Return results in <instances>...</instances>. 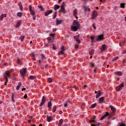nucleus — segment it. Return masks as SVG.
I'll return each instance as SVG.
<instances>
[{
	"mask_svg": "<svg viewBox=\"0 0 126 126\" xmlns=\"http://www.w3.org/2000/svg\"><path fill=\"white\" fill-rule=\"evenodd\" d=\"M14 94H13L12 95V100L13 101V102H15V100H14Z\"/></svg>",
	"mask_w": 126,
	"mask_h": 126,
	"instance_id": "obj_44",
	"label": "nucleus"
},
{
	"mask_svg": "<svg viewBox=\"0 0 126 126\" xmlns=\"http://www.w3.org/2000/svg\"><path fill=\"white\" fill-rule=\"evenodd\" d=\"M41 58L42 59V60H44V59H45V56L43 54L41 55Z\"/></svg>",
	"mask_w": 126,
	"mask_h": 126,
	"instance_id": "obj_50",
	"label": "nucleus"
},
{
	"mask_svg": "<svg viewBox=\"0 0 126 126\" xmlns=\"http://www.w3.org/2000/svg\"><path fill=\"white\" fill-rule=\"evenodd\" d=\"M10 71H7L5 72L4 74L3 75L4 79V80H5L4 85H6L7 82H8V79L7 78L10 76Z\"/></svg>",
	"mask_w": 126,
	"mask_h": 126,
	"instance_id": "obj_2",
	"label": "nucleus"
},
{
	"mask_svg": "<svg viewBox=\"0 0 126 126\" xmlns=\"http://www.w3.org/2000/svg\"><path fill=\"white\" fill-rule=\"evenodd\" d=\"M4 17H6V14H3L0 16V20H2Z\"/></svg>",
	"mask_w": 126,
	"mask_h": 126,
	"instance_id": "obj_18",
	"label": "nucleus"
},
{
	"mask_svg": "<svg viewBox=\"0 0 126 126\" xmlns=\"http://www.w3.org/2000/svg\"><path fill=\"white\" fill-rule=\"evenodd\" d=\"M125 3H121V4H120V7H121V8H125Z\"/></svg>",
	"mask_w": 126,
	"mask_h": 126,
	"instance_id": "obj_30",
	"label": "nucleus"
},
{
	"mask_svg": "<svg viewBox=\"0 0 126 126\" xmlns=\"http://www.w3.org/2000/svg\"><path fill=\"white\" fill-rule=\"evenodd\" d=\"M24 38H25V36H20V39H21V42H23V40H24Z\"/></svg>",
	"mask_w": 126,
	"mask_h": 126,
	"instance_id": "obj_39",
	"label": "nucleus"
},
{
	"mask_svg": "<svg viewBox=\"0 0 126 126\" xmlns=\"http://www.w3.org/2000/svg\"><path fill=\"white\" fill-rule=\"evenodd\" d=\"M59 12L60 13L63 12V14H64V13H65V9H64V6L63 5L61 6V10H60Z\"/></svg>",
	"mask_w": 126,
	"mask_h": 126,
	"instance_id": "obj_8",
	"label": "nucleus"
},
{
	"mask_svg": "<svg viewBox=\"0 0 126 126\" xmlns=\"http://www.w3.org/2000/svg\"><path fill=\"white\" fill-rule=\"evenodd\" d=\"M20 72L22 77H24V76H25V74L27 72V68H25L20 70Z\"/></svg>",
	"mask_w": 126,
	"mask_h": 126,
	"instance_id": "obj_4",
	"label": "nucleus"
},
{
	"mask_svg": "<svg viewBox=\"0 0 126 126\" xmlns=\"http://www.w3.org/2000/svg\"><path fill=\"white\" fill-rule=\"evenodd\" d=\"M57 12H55V14H54V16L53 17V19H56V18L57 17Z\"/></svg>",
	"mask_w": 126,
	"mask_h": 126,
	"instance_id": "obj_36",
	"label": "nucleus"
},
{
	"mask_svg": "<svg viewBox=\"0 0 126 126\" xmlns=\"http://www.w3.org/2000/svg\"><path fill=\"white\" fill-rule=\"evenodd\" d=\"M63 54H64V53L63 52V51H60L58 53V56H61L62 55H63Z\"/></svg>",
	"mask_w": 126,
	"mask_h": 126,
	"instance_id": "obj_35",
	"label": "nucleus"
},
{
	"mask_svg": "<svg viewBox=\"0 0 126 126\" xmlns=\"http://www.w3.org/2000/svg\"><path fill=\"white\" fill-rule=\"evenodd\" d=\"M60 8V5H55L54 6V10L57 11V9H59Z\"/></svg>",
	"mask_w": 126,
	"mask_h": 126,
	"instance_id": "obj_25",
	"label": "nucleus"
},
{
	"mask_svg": "<svg viewBox=\"0 0 126 126\" xmlns=\"http://www.w3.org/2000/svg\"><path fill=\"white\" fill-rule=\"evenodd\" d=\"M63 119H61L59 121V123L58 124V126H62V125H63Z\"/></svg>",
	"mask_w": 126,
	"mask_h": 126,
	"instance_id": "obj_28",
	"label": "nucleus"
},
{
	"mask_svg": "<svg viewBox=\"0 0 126 126\" xmlns=\"http://www.w3.org/2000/svg\"><path fill=\"white\" fill-rule=\"evenodd\" d=\"M73 15H74V16H75V18L76 19H77L78 18V17H77V9H75L73 11Z\"/></svg>",
	"mask_w": 126,
	"mask_h": 126,
	"instance_id": "obj_10",
	"label": "nucleus"
},
{
	"mask_svg": "<svg viewBox=\"0 0 126 126\" xmlns=\"http://www.w3.org/2000/svg\"><path fill=\"white\" fill-rule=\"evenodd\" d=\"M94 36H92L91 37V40H94Z\"/></svg>",
	"mask_w": 126,
	"mask_h": 126,
	"instance_id": "obj_58",
	"label": "nucleus"
},
{
	"mask_svg": "<svg viewBox=\"0 0 126 126\" xmlns=\"http://www.w3.org/2000/svg\"><path fill=\"white\" fill-rule=\"evenodd\" d=\"M80 28V24L78 22V21L75 20L73 22V24L71 27V30L73 32H76L78 29Z\"/></svg>",
	"mask_w": 126,
	"mask_h": 126,
	"instance_id": "obj_1",
	"label": "nucleus"
},
{
	"mask_svg": "<svg viewBox=\"0 0 126 126\" xmlns=\"http://www.w3.org/2000/svg\"><path fill=\"white\" fill-rule=\"evenodd\" d=\"M53 48L54 50H56V45L53 44Z\"/></svg>",
	"mask_w": 126,
	"mask_h": 126,
	"instance_id": "obj_51",
	"label": "nucleus"
},
{
	"mask_svg": "<svg viewBox=\"0 0 126 126\" xmlns=\"http://www.w3.org/2000/svg\"><path fill=\"white\" fill-rule=\"evenodd\" d=\"M32 19L33 20H35L36 19V16L34 15L33 16H32Z\"/></svg>",
	"mask_w": 126,
	"mask_h": 126,
	"instance_id": "obj_49",
	"label": "nucleus"
},
{
	"mask_svg": "<svg viewBox=\"0 0 126 126\" xmlns=\"http://www.w3.org/2000/svg\"><path fill=\"white\" fill-rule=\"evenodd\" d=\"M30 12L31 15L33 16V15H35V14L34 11L32 10V11H30Z\"/></svg>",
	"mask_w": 126,
	"mask_h": 126,
	"instance_id": "obj_33",
	"label": "nucleus"
},
{
	"mask_svg": "<svg viewBox=\"0 0 126 126\" xmlns=\"http://www.w3.org/2000/svg\"><path fill=\"white\" fill-rule=\"evenodd\" d=\"M91 126H96V125H95V124H93V125H91Z\"/></svg>",
	"mask_w": 126,
	"mask_h": 126,
	"instance_id": "obj_64",
	"label": "nucleus"
},
{
	"mask_svg": "<svg viewBox=\"0 0 126 126\" xmlns=\"http://www.w3.org/2000/svg\"><path fill=\"white\" fill-rule=\"evenodd\" d=\"M103 39H104V35H99L98 36V37L96 39V41H101V40H103Z\"/></svg>",
	"mask_w": 126,
	"mask_h": 126,
	"instance_id": "obj_11",
	"label": "nucleus"
},
{
	"mask_svg": "<svg viewBox=\"0 0 126 126\" xmlns=\"http://www.w3.org/2000/svg\"><path fill=\"white\" fill-rule=\"evenodd\" d=\"M28 96H27V94H25L24 96V98L25 99H26V98H27Z\"/></svg>",
	"mask_w": 126,
	"mask_h": 126,
	"instance_id": "obj_59",
	"label": "nucleus"
},
{
	"mask_svg": "<svg viewBox=\"0 0 126 126\" xmlns=\"http://www.w3.org/2000/svg\"><path fill=\"white\" fill-rule=\"evenodd\" d=\"M61 50L62 52H64L65 51V49H64V46H63L61 47Z\"/></svg>",
	"mask_w": 126,
	"mask_h": 126,
	"instance_id": "obj_42",
	"label": "nucleus"
},
{
	"mask_svg": "<svg viewBox=\"0 0 126 126\" xmlns=\"http://www.w3.org/2000/svg\"><path fill=\"white\" fill-rule=\"evenodd\" d=\"M91 65H92V67H94V66H95V64L93 63H92Z\"/></svg>",
	"mask_w": 126,
	"mask_h": 126,
	"instance_id": "obj_62",
	"label": "nucleus"
},
{
	"mask_svg": "<svg viewBox=\"0 0 126 126\" xmlns=\"http://www.w3.org/2000/svg\"><path fill=\"white\" fill-rule=\"evenodd\" d=\"M67 105H68V103H67V101L63 103L64 107H67Z\"/></svg>",
	"mask_w": 126,
	"mask_h": 126,
	"instance_id": "obj_45",
	"label": "nucleus"
},
{
	"mask_svg": "<svg viewBox=\"0 0 126 126\" xmlns=\"http://www.w3.org/2000/svg\"><path fill=\"white\" fill-rule=\"evenodd\" d=\"M93 27L94 30H96V26H95V24H93Z\"/></svg>",
	"mask_w": 126,
	"mask_h": 126,
	"instance_id": "obj_47",
	"label": "nucleus"
},
{
	"mask_svg": "<svg viewBox=\"0 0 126 126\" xmlns=\"http://www.w3.org/2000/svg\"><path fill=\"white\" fill-rule=\"evenodd\" d=\"M115 74H117V75H119V76H122V75H123V73H122L121 71H118L115 72Z\"/></svg>",
	"mask_w": 126,
	"mask_h": 126,
	"instance_id": "obj_22",
	"label": "nucleus"
},
{
	"mask_svg": "<svg viewBox=\"0 0 126 126\" xmlns=\"http://www.w3.org/2000/svg\"><path fill=\"white\" fill-rule=\"evenodd\" d=\"M72 88H74V89H77V87H76V86H74L72 87Z\"/></svg>",
	"mask_w": 126,
	"mask_h": 126,
	"instance_id": "obj_57",
	"label": "nucleus"
},
{
	"mask_svg": "<svg viewBox=\"0 0 126 126\" xmlns=\"http://www.w3.org/2000/svg\"><path fill=\"white\" fill-rule=\"evenodd\" d=\"M90 55L91 56H92L94 54V50L92 49L90 52H89Z\"/></svg>",
	"mask_w": 126,
	"mask_h": 126,
	"instance_id": "obj_29",
	"label": "nucleus"
},
{
	"mask_svg": "<svg viewBox=\"0 0 126 126\" xmlns=\"http://www.w3.org/2000/svg\"><path fill=\"white\" fill-rule=\"evenodd\" d=\"M51 37H47V41H48L49 42H50V41H51Z\"/></svg>",
	"mask_w": 126,
	"mask_h": 126,
	"instance_id": "obj_52",
	"label": "nucleus"
},
{
	"mask_svg": "<svg viewBox=\"0 0 126 126\" xmlns=\"http://www.w3.org/2000/svg\"><path fill=\"white\" fill-rule=\"evenodd\" d=\"M105 118V117H104V116H102L100 119V121H103V120Z\"/></svg>",
	"mask_w": 126,
	"mask_h": 126,
	"instance_id": "obj_54",
	"label": "nucleus"
},
{
	"mask_svg": "<svg viewBox=\"0 0 126 126\" xmlns=\"http://www.w3.org/2000/svg\"><path fill=\"white\" fill-rule=\"evenodd\" d=\"M21 86V82H19L18 83V85L16 87V90H19V88H20Z\"/></svg>",
	"mask_w": 126,
	"mask_h": 126,
	"instance_id": "obj_26",
	"label": "nucleus"
},
{
	"mask_svg": "<svg viewBox=\"0 0 126 126\" xmlns=\"http://www.w3.org/2000/svg\"><path fill=\"white\" fill-rule=\"evenodd\" d=\"M50 36H51V37H54L55 36V34H50Z\"/></svg>",
	"mask_w": 126,
	"mask_h": 126,
	"instance_id": "obj_60",
	"label": "nucleus"
},
{
	"mask_svg": "<svg viewBox=\"0 0 126 126\" xmlns=\"http://www.w3.org/2000/svg\"><path fill=\"white\" fill-rule=\"evenodd\" d=\"M105 100V98L104 97H101L99 98V103L102 104V103H103L104 101Z\"/></svg>",
	"mask_w": 126,
	"mask_h": 126,
	"instance_id": "obj_13",
	"label": "nucleus"
},
{
	"mask_svg": "<svg viewBox=\"0 0 126 126\" xmlns=\"http://www.w3.org/2000/svg\"><path fill=\"white\" fill-rule=\"evenodd\" d=\"M21 24V21H19L16 25V28H19V26H20V25Z\"/></svg>",
	"mask_w": 126,
	"mask_h": 126,
	"instance_id": "obj_20",
	"label": "nucleus"
},
{
	"mask_svg": "<svg viewBox=\"0 0 126 126\" xmlns=\"http://www.w3.org/2000/svg\"><path fill=\"white\" fill-rule=\"evenodd\" d=\"M29 10H30V11H32V6H31V5L29 6Z\"/></svg>",
	"mask_w": 126,
	"mask_h": 126,
	"instance_id": "obj_48",
	"label": "nucleus"
},
{
	"mask_svg": "<svg viewBox=\"0 0 126 126\" xmlns=\"http://www.w3.org/2000/svg\"><path fill=\"white\" fill-rule=\"evenodd\" d=\"M83 8H84V9L85 12H87L88 8H87V7L86 6H83Z\"/></svg>",
	"mask_w": 126,
	"mask_h": 126,
	"instance_id": "obj_38",
	"label": "nucleus"
},
{
	"mask_svg": "<svg viewBox=\"0 0 126 126\" xmlns=\"http://www.w3.org/2000/svg\"><path fill=\"white\" fill-rule=\"evenodd\" d=\"M100 125H101V123H97V125H95V126H100Z\"/></svg>",
	"mask_w": 126,
	"mask_h": 126,
	"instance_id": "obj_63",
	"label": "nucleus"
},
{
	"mask_svg": "<svg viewBox=\"0 0 126 126\" xmlns=\"http://www.w3.org/2000/svg\"><path fill=\"white\" fill-rule=\"evenodd\" d=\"M17 15L19 17H21V16H22V13H21V12H18L17 14Z\"/></svg>",
	"mask_w": 126,
	"mask_h": 126,
	"instance_id": "obj_34",
	"label": "nucleus"
},
{
	"mask_svg": "<svg viewBox=\"0 0 126 126\" xmlns=\"http://www.w3.org/2000/svg\"><path fill=\"white\" fill-rule=\"evenodd\" d=\"M97 16H98V13L95 10L93 11L92 13V19H95Z\"/></svg>",
	"mask_w": 126,
	"mask_h": 126,
	"instance_id": "obj_5",
	"label": "nucleus"
},
{
	"mask_svg": "<svg viewBox=\"0 0 126 126\" xmlns=\"http://www.w3.org/2000/svg\"><path fill=\"white\" fill-rule=\"evenodd\" d=\"M48 82H49V83H51V82H52V81H53V80H52V78H49L48 79Z\"/></svg>",
	"mask_w": 126,
	"mask_h": 126,
	"instance_id": "obj_40",
	"label": "nucleus"
},
{
	"mask_svg": "<svg viewBox=\"0 0 126 126\" xmlns=\"http://www.w3.org/2000/svg\"><path fill=\"white\" fill-rule=\"evenodd\" d=\"M124 83H122L120 85L118 86L116 88V90L117 91H120V90H121V89H122L123 88V87H124Z\"/></svg>",
	"mask_w": 126,
	"mask_h": 126,
	"instance_id": "obj_7",
	"label": "nucleus"
},
{
	"mask_svg": "<svg viewBox=\"0 0 126 126\" xmlns=\"http://www.w3.org/2000/svg\"><path fill=\"white\" fill-rule=\"evenodd\" d=\"M119 59V57H116L112 59V62H115V61H117Z\"/></svg>",
	"mask_w": 126,
	"mask_h": 126,
	"instance_id": "obj_41",
	"label": "nucleus"
},
{
	"mask_svg": "<svg viewBox=\"0 0 126 126\" xmlns=\"http://www.w3.org/2000/svg\"><path fill=\"white\" fill-rule=\"evenodd\" d=\"M109 107L112 110V113H110V114H109V115H108L109 117H108V120H110V119H111L112 117H113V116H114V115H115V113H116V108H115L114 106L112 105H110Z\"/></svg>",
	"mask_w": 126,
	"mask_h": 126,
	"instance_id": "obj_3",
	"label": "nucleus"
},
{
	"mask_svg": "<svg viewBox=\"0 0 126 126\" xmlns=\"http://www.w3.org/2000/svg\"><path fill=\"white\" fill-rule=\"evenodd\" d=\"M56 110H57V106H54L53 107V111H52V112L53 113H55V112H56Z\"/></svg>",
	"mask_w": 126,
	"mask_h": 126,
	"instance_id": "obj_32",
	"label": "nucleus"
},
{
	"mask_svg": "<svg viewBox=\"0 0 126 126\" xmlns=\"http://www.w3.org/2000/svg\"><path fill=\"white\" fill-rule=\"evenodd\" d=\"M107 49V46H106V44H103L101 46V52L102 53V52H104L105 50Z\"/></svg>",
	"mask_w": 126,
	"mask_h": 126,
	"instance_id": "obj_12",
	"label": "nucleus"
},
{
	"mask_svg": "<svg viewBox=\"0 0 126 126\" xmlns=\"http://www.w3.org/2000/svg\"><path fill=\"white\" fill-rule=\"evenodd\" d=\"M53 105L52 104V101H49L48 103V107L49 109H50L52 107V106Z\"/></svg>",
	"mask_w": 126,
	"mask_h": 126,
	"instance_id": "obj_23",
	"label": "nucleus"
},
{
	"mask_svg": "<svg viewBox=\"0 0 126 126\" xmlns=\"http://www.w3.org/2000/svg\"><path fill=\"white\" fill-rule=\"evenodd\" d=\"M32 57L33 58V61H35V55H34V54H32Z\"/></svg>",
	"mask_w": 126,
	"mask_h": 126,
	"instance_id": "obj_53",
	"label": "nucleus"
},
{
	"mask_svg": "<svg viewBox=\"0 0 126 126\" xmlns=\"http://www.w3.org/2000/svg\"><path fill=\"white\" fill-rule=\"evenodd\" d=\"M101 95H102V93L101 92V91H98V94H96L95 98H96V99H97V98H99V97H100V96H101Z\"/></svg>",
	"mask_w": 126,
	"mask_h": 126,
	"instance_id": "obj_17",
	"label": "nucleus"
},
{
	"mask_svg": "<svg viewBox=\"0 0 126 126\" xmlns=\"http://www.w3.org/2000/svg\"><path fill=\"white\" fill-rule=\"evenodd\" d=\"M53 120V117L52 116H47V122H51Z\"/></svg>",
	"mask_w": 126,
	"mask_h": 126,
	"instance_id": "obj_16",
	"label": "nucleus"
},
{
	"mask_svg": "<svg viewBox=\"0 0 126 126\" xmlns=\"http://www.w3.org/2000/svg\"><path fill=\"white\" fill-rule=\"evenodd\" d=\"M75 49H78V45H76L75 46Z\"/></svg>",
	"mask_w": 126,
	"mask_h": 126,
	"instance_id": "obj_61",
	"label": "nucleus"
},
{
	"mask_svg": "<svg viewBox=\"0 0 126 126\" xmlns=\"http://www.w3.org/2000/svg\"><path fill=\"white\" fill-rule=\"evenodd\" d=\"M96 106H97V103H95L94 104H92L91 106V108H92V109H93V108H95Z\"/></svg>",
	"mask_w": 126,
	"mask_h": 126,
	"instance_id": "obj_31",
	"label": "nucleus"
},
{
	"mask_svg": "<svg viewBox=\"0 0 126 126\" xmlns=\"http://www.w3.org/2000/svg\"><path fill=\"white\" fill-rule=\"evenodd\" d=\"M66 102H67V104H68V103H70V98H69L68 101H67Z\"/></svg>",
	"mask_w": 126,
	"mask_h": 126,
	"instance_id": "obj_56",
	"label": "nucleus"
},
{
	"mask_svg": "<svg viewBox=\"0 0 126 126\" xmlns=\"http://www.w3.org/2000/svg\"><path fill=\"white\" fill-rule=\"evenodd\" d=\"M20 10H21V11H23V6H22V5H20Z\"/></svg>",
	"mask_w": 126,
	"mask_h": 126,
	"instance_id": "obj_43",
	"label": "nucleus"
},
{
	"mask_svg": "<svg viewBox=\"0 0 126 126\" xmlns=\"http://www.w3.org/2000/svg\"><path fill=\"white\" fill-rule=\"evenodd\" d=\"M109 116V113L108 112H106L105 114L103 116L104 118H106V117H108Z\"/></svg>",
	"mask_w": 126,
	"mask_h": 126,
	"instance_id": "obj_37",
	"label": "nucleus"
},
{
	"mask_svg": "<svg viewBox=\"0 0 126 126\" xmlns=\"http://www.w3.org/2000/svg\"><path fill=\"white\" fill-rule=\"evenodd\" d=\"M17 63H19V64H20V63H21V60H20V59H18Z\"/></svg>",
	"mask_w": 126,
	"mask_h": 126,
	"instance_id": "obj_46",
	"label": "nucleus"
},
{
	"mask_svg": "<svg viewBox=\"0 0 126 126\" xmlns=\"http://www.w3.org/2000/svg\"><path fill=\"white\" fill-rule=\"evenodd\" d=\"M79 37V34L74 36V38L76 41V42H78V43H80V40L79 39V38H78Z\"/></svg>",
	"mask_w": 126,
	"mask_h": 126,
	"instance_id": "obj_14",
	"label": "nucleus"
},
{
	"mask_svg": "<svg viewBox=\"0 0 126 126\" xmlns=\"http://www.w3.org/2000/svg\"><path fill=\"white\" fill-rule=\"evenodd\" d=\"M120 126H126V125H125V124L122 123V124H121L120 125Z\"/></svg>",
	"mask_w": 126,
	"mask_h": 126,
	"instance_id": "obj_55",
	"label": "nucleus"
},
{
	"mask_svg": "<svg viewBox=\"0 0 126 126\" xmlns=\"http://www.w3.org/2000/svg\"><path fill=\"white\" fill-rule=\"evenodd\" d=\"M38 8H40V10H41V11H44L45 9H44V8H43V6H42V5H39L38 6Z\"/></svg>",
	"mask_w": 126,
	"mask_h": 126,
	"instance_id": "obj_24",
	"label": "nucleus"
},
{
	"mask_svg": "<svg viewBox=\"0 0 126 126\" xmlns=\"http://www.w3.org/2000/svg\"><path fill=\"white\" fill-rule=\"evenodd\" d=\"M51 13H53V10H48L46 12H45L44 15L45 16H48L49 14H51Z\"/></svg>",
	"mask_w": 126,
	"mask_h": 126,
	"instance_id": "obj_9",
	"label": "nucleus"
},
{
	"mask_svg": "<svg viewBox=\"0 0 126 126\" xmlns=\"http://www.w3.org/2000/svg\"><path fill=\"white\" fill-rule=\"evenodd\" d=\"M62 23H63V20L56 21V26L60 25V24H62Z\"/></svg>",
	"mask_w": 126,
	"mask_h": 126,
	"instance_id": "obj_19",
	"label": "nucleus"
},
{
	"mask_svg": "<svg viewBox=\"0 0 126 126\" xmlns=\"http://www.w3.org/2000/svg\"><path fill=\"white\" fill-rule=\"evenodd\" d=\"M46 102V97L45 96H43L41 100V102L39 105L40 107H42L44 104H45V102Z\"/></svg>",
	"mask_w": 126,
	"mask_h": 126,
	"instance_id": "obj_6",
	"label": "nucleus"
},
{
	"mask_svg": "<svg viewBox=\"0 0 126 126\" xmlns=\"http://www.w3.org/2000/svg\"><path fill=\"white\" fill-rule=\"evenodd\" d=\"M29 78L30 79H31L32 80H33V79H35V78H36V77H35V76L31 75L29 77Z\"/></svg>",
	"mask_w": 126,
	"mask_h": 126,
	"instance_id": "obj_27",
	"label": "nucleus"
},
{
	"mask_svg": "<svg viewBox=\"0 0 126 126\" xmlns=\"http://www.w3.org/2000/svg\"><path fill=\"white\" fill-rule=\"evenodd\" d=\"M95 119H96V116H94V117L92 118L89 121V123H96V121H95Z\"/></svg>",
	"mask_w": 126,
	"mask_h": 126,
	"instance_id": "obj_15",
	"label": "nucleus"
},
{
	"mask_svg": "<svg viewBox=\"0 0 126 126\" xmlns=\"http://www.w3.org/2000/svg\"><path fill=\"white\" fill-rule=\"evenodd\" d=\"M125 44H126V40H124L123 42H121L119 43V46H120V47H122V46H124Z\"/></svg>",
	"mask_w": 126,
	"mask_h": 126,
	"instance_id": "obj_21",
	"label": "nucleus"
}]
</instances>
